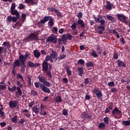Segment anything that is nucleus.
<instances>
[{
	"label": "nucleus",
	"instance_id": "6e6d98bb",
	"mask_svg": "<svg viewBox=\"0 0 130 130\" xmlns=\"http://www.w3.org/2000/svg\"><path fill=\"white\" fill-rule=\"evenodd\" d=\"M108 108L110 110H112V109H113V103H110V106H108Z\"/></svg>",
	"mask_w": 130,
	"mask_h": 130
},
{
	"label": "nucleus",
	"instance_id": "dca6fc26",
	"mask_svg": "<svg viewBox=\"0 0 130 130\" xmlns=\"http://www.w3.org/2000/svg\"><path fill=\"white\" fill-rule=\"evenodd\" d=\"M18 103H19L17 101H11L10 102H9V106L11 108V109H13V108L17 107Z\"/></svg>",
	"mask_w": 130,
	"mask_h": 130
},
{
	"label": "nucleus",
	"instance_id": "09e8293b",
	"mask_svg": "<svg viewBox=\"0 0 130 130\" xmlns=\"http://www.w3.org/2000/svg\"><path fill=\"white\" fill-rule=\"evenodd\" d=\"M43 85H44L46 87H50V86H51V83L46 80Z\"/></svg>",
	"mask_w": 130,
	"mask_h": 130
},
{
	"label": "nucleus",
	"instance_id": "4c0bfd02",
	"mask_svg": "<svg viewBox=\"0 0 130 130\" xmlns=\"http://www.w3.org/2000/svg\"><path fill=\"white\" fill-rule=\"evenodd\" d=\"M23 23L21 19H19L18 21H17L15 25H17L18 27H22V25H23Z\"/></svg>",
	"mask_w": 130,
	"mask_h": 130
},
{
	"label": "nucleus",
	"instance_id": "a211bd4d",
	"mask_svg": "<svg viewBox=\"0 0 130 130\" xmlns=\"http://www.w3.org/2000/svg\"><path fill=\"white\" fill-rule=\"evenodd\" d=\"M24 4H28L30 6H33L34 5H37L38 2L33 0H24Z\"/></svg>",
	"mask_w": 130,
	"mask_h": 130
},
{
	"label": "nucleus",
	"instance_id": "72a5a7b5",
	"mask_svg": "<svg viewBox=\"0 0 130 130\" xmlns=\"http://www.w3.org/2000/svg\"><path fill=\"white\" fill-rule=\"evenodd\" d=\"M16 89L17 90V91H16L15 93L16 94H18L19 96H22V90H21V88L20 87H16Z\"/></svg>",
	"mask_w": 130,
	"mask_h": 130
},
{
	"label": "nucleus",
	"instance_id": "bb28decb",
	"mask_svg": "<svg viewBox=\"0 0 130 130\" xmlns=\"http://www.w3.org/2000/svg\"><path fill=\"white\" fill-rule=\"evenodd\" d=\"M38 78L39 81L41 82V83H42L43 84L44 83L45 81H47V79H46V78H45L44 76L41 77L40 76H39Z\"/></svg>",
	"mask_w": 130,
	"mask_h": 130
},
{
	"label": "nucleus",
	"instance_id": "2f4dec72",
	"mask_svg": "<svg viewBox=\"0 0 130 130\" xmlns=\"http://www.w3.org/2000/svg\"><path fill=\"white\" fill-rule=\"evenodd\" d=\"M105 123L104 122H101L99 123V128H100V129H104V128H105Z\"/></svg>",
	"mask_w": 130,
	"mask_h": 130
},
{
	"label": "nucleus",
	"instance_id": "7c9ffc66",
	"mask_svg": "<svg viewBox=\"0 0 130 130\" xmlns=\"http://www.w3.org/2000/svg\"><path fill=\"white\" fill-rule=\"evenodd\" d=\"M0 115L2 119H5L6 118V113L5 112L2 111V109H0Z\"/></svg>",
	"mask_w": 130,
	"mask_h": 130
},
{
	"label": "nucleus",
	"instance_id": "4be33fe9",
	"mask_svg": "<svg viewBox=\"0 0 130 130\" xmlns=\"http://www.w3.org/2000/svg\"><path fill=\"white\" fill-rule=\"evenodd\" d=\"M21 66L20 68V72L22 74H24L25 73V69H26V64H25V62L21 61Z\"/></svg>",
	"mask_w": 130,
	"mask_h": 130
},
{
	"label": "nucleus",
	"instance_id": "774afa93",
	"mask_svg": "<svg viewBox=\"0 0 130 130\" xmlns=\"http://www.w3.org/2000/svg\"><path fill=\"white\" fill-rule=\"evenodd\" d=\"M89 83V78H87L84 79V84H85V85H87V84H88Z\"/></svg>",
	"mask_w": 130,
	"mask_h": 130
},
{
	"label": "nucleus",
	"instance_id": "1a4fd4ad",
	"mask_svg": "<svg viewBox=\"0 0 130 130\" xmlns=\"http://www.w3.org/2000/svg\"><path fill=\"white\" fill-rule=\"evenodd\" d=\"M112 115H116L118 117V118H121L122 117V113L121 111L118 109V108L116 107L115 108L113 111H112Z\"/></svg>",
	"mask_w": 130,
	"mask_h": 130
},
{
	"label": "nucleus",
	"instance_id": "13d9d810",
	"mask_svg": "<svg viewBox=\"0 0 130 130\" xmlns=\"http://www.w3.org/2000/svg\"><path fill=\"white\" fill-rule=\"evenodd\" d=\"M68 110L64 109L62 111V114H63V115H64L65 116H67V115H68Z\"/></svg>",
	"mask_w": 130,
	"mask_h": 130
},
{
	"label": "nucleus",
	"instance_id": "37998d69",
	"mask_svg": "<svg viewBox=\"0 0 130 130\" xmlns=\"http://www.w3.org/2000/svg\"><path fill=\"white\" fill-rule=\"evenodd\" d=\"M93 18L95 23H100V18L96 17L95 15H93Z\"/></svg>",
	"mask_w": 130,
	"mask_h": 130
},
{
	"label": "nucleus",
	"instance_id": "b1692460",
	"mask_svg": "<svg viewBox=\"0 0 130 130\" xmlns=\"http://www.w3.org/2000/svg\"><path fill=\"white\" fill-rule=\"evenodd\" d=\"M107 19L113 23L116 22V18L110 15H107Z\"/></svg>",
	"mask_w": 130,
	"mask_h": 130
},
{
	"label": "nucleus",
	"instance_id": "3c124183",
	"mask_svg": "<svg viewBox=\"0 0 130 130\" xmlns=\"http://www.w3.org/2000/svg\"><path fill=\"white\" fill-rule=\"evenodd\" d=\"M51 58H52V57H51V56L50 55H47L46 56V58H45V60L44 61H46L47 62V61H49V60L50 59H51Z\"/></svg>",
	"mask_w": 130,
	"mask_h": 130
},
{
	"label": "nucleus",
	"instance_id": "e433bc0d",
	"mask_svg": "<svg viewBox=\"0 0 130 130\" xmlns=\"http://www.w3.org/2000/svg\"><path fill=\"white\" fill-rule=\"evenodd\" d=\"M96 50L98 51V54H101V53H102V49H101V47H100V45L97 46Z\"/></svg>",
	"mask_w": 130,
	"mask_h": 130
},
{
	"label": "nucleus",
	"instance_id": "f3484780",
	"mask_svg": "<svg viewBox=\"0 0 130 130\" xmlns=\"http://www.w3.org/2000/svg\"><path fill=\"white\" fill-rule=\"evenodd\" d=\"M21 64H21V60H20V59H15L13 64V67H14V69H16L17 67H21Z\"/></svg>",
	"mask_w": 130,
	"mask_h": 130
},
{
	"label": "nucleus",
	"instance_id": "0eeeda50",
	"mask_svg": "<svg viewBox=\"0 0 130 130\" xmlns=\"http://www.w3.org/2000/svg\"><path fill=\"white\" fill-rule=\"evenodd\" d=\"M117 20L124 24H128V18L123 14H117Z\"/></svg>",
	"mask_w": 130,
	"mask_h": 130
},
{
	"label": "nucleus",
	"instance_id": "c9c22d12",
	"mask_svg": "<svg viewBox=\"0 0 130 130\" xmlns=\"http://www.w3.org/2000/svg\"><path fill=\"white\" fill-rule=\"evenodd\" d=\"M86 66L87 68H94V63L90 61L88 62V63H86Z\"/></svg>",
	"mask_w": 130,
	"mask_h": 130
},
{
	"label": "nucleus",
	"instance_id": "f704fd0d",
	"mask_svg": "<svg viewBox=\"0 0 130 130\" xmlns=\"http://www.w3.org/2000/svg\"><path fill=\"white\" fill-rule=\"evenodd\" d=\"M123 125H125V126H127L130 125V120L127 121H122Z\"/></svg>",
	"mask_w": 130,
	"mask_h": 130
},
{
	"label": "nucleus",
	"instance_id": "ddd939ff",
	"mask_svg": "<svg viewBox=\"0 0 130 130\" xmlns=\"http://www.w3.org/2000/svg\"><path fill=\"white\" fill-rule=\"evenodd\" d=\"M81 117L83 119V120H91L92 118V115H90L88 113H86V112H84L81 113Z\"/></svg>",
	"mask_w": 130,
	"mask_h": 130
},
{
	"label": "nucleus",
	"instance_id": "473e14b6",
	"mask_svg": "<svg viewBox=\"0 0 130 130\" xmlns=\"http://www.w3.org/2000/svg\"><path fill=\"white\" fill-rule=\"evenodd\" d=\"M8 90L9 91H10V92H12V93H14L15 91L17 90V86H14L12 87V88H11L10 87H8Z\"/></svg>",
	"mask_w": 130,
	"mask_h": 130
},
{
	"label": "nucleus",
	"instance_id": "49530a36",
	"mask_svg": "<svg viewBox=\"0 0 130 130\" xmlns=\"http://www.w3.org/2000/svg\"><path fill=\"white\" fill-rule=\"evenodd\" d=\"M26 17H27V15H26V14L25 13L22 14L21 18H22V23H24V22H25V20H26Z\"/></svg>",
	"mask_w": 130,
	"mask_h": 130
},
{
	"label": "nucleus",
	"instance_id": "5701e85b",
	"mask_svg": "<svg viewBox=\"0 0 130 130\" xmlns=\"http://www.w3.org/2000/svg\"><path fill=\"white\" fill-rule=\"evenodd\" d=\"M34 55L36 58H38L39 57H40V56L41 55V53H40V52L38 50H35L34 51Z\"/></svg>",
	"mask_w": 130,
	"mask_h": 130
},
{
	"label": "nucleus",
	"instance_id": "79ce46f5",
	"mask_svg": "<svg viewBox=\"0 0 130 130\" xmlns=\"http://www.w3.org/2000/svg\"><path fill=\"white\" fill-rule=\"evenodd\" d=\"M77 22H74V23L71 25V28L73 31H75L77 29Z\"/></svg>",
	"mask_w": 130,
	"mask_h": 130
},
{
	"label": "nucleus",
	"instance_id": "680f3d73",
	"mask_svg": "<svg viewBox=\"0 0 130 130\" xmlns=\"http://www.w3.org/2000/svg\"><path fill=\"white\" fill-rule=\"evenodd\" d=\"M12 65V64L11 63V62H5L3 64V67H5L6 66H9V67L11 66Z\"/></svg>",
	"mask_w": 130,
	"mask_h": 130
},
{
	"label": "nucleus",
	"instance_id": "338daca9",
	"mask_svg": "<svg viewBox=\"0 0 130 130\" xmlns=\"http://www.w3.org/2000/svg\"><path fill=\"white\" fill-rule=\"evenodd\" d=\"M17 86H19L20 88H22V87H23V85L22 84V83H21L20 81H17Z\"/></svg>",
	"mask_w": 130,
	"mask_h": 130
},
{
	"label": "nucleus",
	"instance_id": "864d4df0",
	"mask_svg": "<svg viewBox=\"0 0 130 130\" xmlns=\"http://www.w3.org/2000/svg\"><path fill=\"white\" fill-rule=\"evenodd\" d=\"M31 95H33L34 96H37V95H38V94L37 93V91H36L34 90H31Z\"/></svg>",
	"mask_w": 130,
	"mask_h": 130
},
{
	"label": "nucleus",
	"instance_id": "412c9836",
	"mask_svg": "<svg viewBox=\"0 0 130 130\" xmlns=\"http://www.w3.org/2000/svg\"><path fill=\"white\" fill-rule=\"evenodd\" d=\"M76 23L77 25L80 26L81 28H84L85 26V22L82 19H78Z\"/></svg>",
	"mask_w": 130,
	"mask_h": 130
},
{
	"label": "nucleus",
	"instance_id": "9d476101",
	"mask_svg": "<svg viewBox=\"0 0 130 130\" xmlns=\"http://www.w3.org/2000/svg\"><path fill=\"white\" fill-rule=\"evenodd\" d=\"M26 40L28 42L29 41H32V40H35V41H36V40H39V38L37 35H35L34 33H31L28 35Z\"/></svg>",
	"mask_w": 130,
	"mask_h": 130
},
{
	"label": "nucleus",
	"instance_id": "c03bdc74",
	"mask_svg": "<svg viewBox=\"0 0 130 130\" xmlns=\"http://www.w3.org/2000/svg\"><path fill=\"white\" fill-rule=\"evenodd\" d=\"M77 17L78 18V20H81L83 18V13L81 12L78 13Z\"/></svg>",
	"mask_w": 130,
	"mask_h": 130
},
{
	"label": "nucleus",
	"instance_id": "2eb2a0df",
	"mask_svg": "<svg viewBox=\"0 0 130 130\" xmlns=\"http://www.w3.org/2000/svg\"><path fill=\"white\" fill-rule=\"evenodd\" d=\"M105 8L106 10H108L109 11H111L112 9H115V6L113 4H111L110 1H107L106 5H105Z\"/></svg>",
	"mask_w": 130,
	"mask_h": 130
},
{
	"label": "nucleus",
	"instance_id": "c756f323",
	"mask_svg": "<svg viewBox=\"0 0 130 130\" xmlns=\"http://www.w3.org/2000/svg\"><path fill=\"white\" fill-rule=\"evenodd\" d=\"M55 102L57 103L58 102L59 103H60L62 101V99L61 98V96H57L55 99Z\"/></svg>",
	"mask_w": 130,
	"mask_h": 130
},
{
	"label": "nucleus",
	"instance_id": "39448f33",
	"mask_svg": "<svg viewBox=\"0 0 130 130\" xmlns=\"http://www.w3.org/2000/svg\"><path fill=\"white\" fill-rule=\"evenodd\" d=\"M72 38H73V36L71 35L70 34H63L62 35L60 39H58V44H61V41L64 44V42H67V40H72Z\"/></svg>",
	"mask_w": 130,
	"mask_h": 130
},
{
	"label": "nucleus",
	"instance_id": "bf43d9fd",
	"mask_svg": "<svg viewBox=\"0 0 130 130\" xmlns=\"http://www.w3.org/2000/svg\"><path fill=\"white\" fill-rule=\"evenodd\" d=\"M57 27L56 26L53 27V30L54 31V34H57V31H58Z\"/></svg>",
	"mask_w": 130,
	"mask_h": 130
},
{
	"label": "nucleus",
	"instance_id": "5fc2aeb1",
	"mask_svg": "<svg viewBox=\"0 0 130 130\" xmlns=\"http://www.w3.org/2000/svg\"><path fill=\"white\" fill-rule=\"evenodd\" d=\"M109 87H114V82L112 81L108 83Z\"/></svg>",
	"mask_w": 130,
	"mask_h": 130
},
{
	"label": "nucleus",
	"instance_id": "c85d7f7f",
	"mask_svg": "<svg viewBox=\"0 0 130 130\" xmlns=\"http://www.w3.org/2000/svg\"><path fill=\"white\" fill-rule=\"evenodd\" d=\"M32 110L35 113H38L40 110V108L37 107V106H34L32 108Z\"/></svg>",
	"mask_w": 130,
	"mask_h": 130
},
{
	"label": "nucleus",
	"instance_id": "6ab92c4d",
	"mask_svg": "<svg viewBox=\"0 0 130 130\" xmlns=\"http://www.w3.org/2000/svg\"><path fill=\"white\" fill-rule=\"evenodd\" d=\"M27 63L29 68H36L40 66V63H36L35 64H34V63H33V62L31 61H29L28 62H27Z\"/></svg>",
	"mask_w": 130,
	"mask_h": 130
},
{
	"label": "nucleus",
	"instance_id": "ea45409f",
	"mask_svg": "<svg viewBox=\"0 0 130 130\" xmlns=\"http://www.w3.org/2000/svg\"><path fill=\"white\" fill-rule=\"evenodd\" d=\"M91 55L93 57H98V54L96 52V51L94 50L93 49L92 50Z\"/></svg>",
	"mask_w": 130,
	"mask_h": 130
},
{
	"label": "nucleus",
	"instance_id": "20e7f679",
	"mask_svg": "<svg viewBox=\"0 0 130 130\" xmlns=\"http://www.w3.org/2000/svg\"><path fill=\"white\" fill-rule=\"evenodd\" d=\"M42 66V71H43L44 72H45L48 77L50 79H51V78H52V74H51V72H50V71H48V67H49L48 62H47V61H43Z\"/></svg>",
	"mask_w": 130,
	"mask_h": 130
},
{
	"label": "nucleus",
	"instance_id": "58836bf2",
	"mask_svg": "<svg viewBox=\"0 0 130 130\" xmlns=\"http://www.w3.org/2000/svg\"><path fill=\"white\" fill-rule=\"evenodd\" d=\"M11 121L13 122V123H16L18 121V116H15L13 118H11Z\"/></svg>",
	"mask_w": 130,
	"mask_h": 130
},
{
	"label": "nucleus",
	"instance_id": "603ef678",
	"mask_svg": "<svg viewBox=\"0 0 130 130\" xmlns=\"http://www.w3.org/2000/svg\"><path fill=\"white\" fill-rule=\"evenodd\" d=\"M18 8L19 10H24L25 9V5L23 4H20Z\"/></svg>",
	"mask_w": 130,
	"mask_h": 130
},
{
	"label": "nucleus",
	"instance_id": "423d86ee",
	"mask_svg": "<svg viewBox=\"0 0 130 130\" xmlns=\"http://www.w3.org/2000/svg\"><path fill=\"white\" fill-rule=\"evenodd\" d=\"M105 20L103 19L100 20V25L98 27L99 34H103V32L105 30Z\"/></svg>",
	"mask_w": 130,
	"mask_h": 130
},
{
	"label": "nucleus",
	"instance_id": "4468645a",
	"mask_svg": "<svg viewBox=\"0 0 130 130\" xmlns=\"http://www.w3.org/2000/svg\"><path fill=\"white\" fill-rule=\"evenodd\" d=\"M91 92L95 94L98 99L102 98V96H103V95L102 94V92L99 90V88L98 87L95 88L93 90L91 91Z\"/></svg>",
	"mask_w": 130,
	"mask_h": 130
},
{
	"label": "nucleus",
	"instance_id": "052dcab7",
	"mask_svg": "<svg viewBox=\"0 0 130 130\" xmlns=\"http://www.w3.org/2000/svg\"><path fill=\"white\" fill-rule=\"evenodd\" d=\"M27 79H28V86H31V77H27Z\"/></svg>",
	"mask_w": 130,
	"mask_h": 130
},
{
	"label": "nucleus",
	"instance_id": "e2e57ef3",
	"mask_svg": "<svg viewBox=\"0 0 130 130\" xmlns=\"http://www.w3.org/2000/svg\"><path fill=\"white\" fill-rule=\"evenodd\" d=\"M111 93H115V92H117V88H113L111 89Z\"/></svg>",
	"mask_w": 130,
	"mask_h": 130
},
{
	"label": "nucleus",
	"instance_id": "f257e3e1",
	"mask_svg": "<svg viewBox=\"0 0 130 130\" xmlns=\"http://www.w3.org/2000/svg\"><path fill=\"white\" fill-rule=\"evenodd\" d=\"M11 14L13 16H16L12 17L11 15H9L7 18V21H8L9 23H11L12 21L13 23H17V21L20 19V13L19 11L17 10H12L11 11Z\"/></svg>",
	"mask_w": 130,
	"mask_h": 130
},
{
	"label": "nucleus",
	"instance_id": "8fccbe9b",
	"mask_svg": "<svg viewBox=\"0 0 130 130\" xmlns=\"http://www.w3.org/2000/svg\"><path fill=\"white\" fill-rule=\"evenodd\" d=\"M16 9V3H12L11 5L10 11H14Z\"/></svg>",
	"mask_w": 130,
	"mask_h": 130
},
{
	"label": "nucleus",
	"instance_id": "cd10ccee",
	"mask_svg": "<svg viewBox=\"0 0 130 130\" xmlns=\"http://www.w3.org/2000/svg\"><path fill=\"white\" fill-rule=\"evenodd\" d=\"M64 70H66V73L68 75V76L72 75V71L71 70L69 66H66L64 67Z\"/></svg>",
	"mask_w": 130,
	"mask_h": 130
},
{
	"label": "nucleus",
	"instance_id": "9b49d317",
	"mask_svg": "<svg viewBox=\"0 0 130 130\" xmlns=\"http://www.w3.org/2000/svg\"><path fill=\"white\" fill-rule=\"evenodd\" d=\"M30 54H30V53L26 52L24 56V55H20L19 56V59L20 60V61L25 62L27 58H30Z\"/></svg>",
	"mask_w": 130,
	"mask_h": 130
},
{
	"label": "nucleus",
	"instance_id": "393cba45",
	"mask_svg": "<svg viewBox=\"0 0 130 130\" xmlns=\"http://www.w3.org/2000/svg\"><path fill=\"white\" fill-rule=\"evenodd\" d=\"M77 71L78 72V76L80 77H82L83 76V73L84 71V68L83 67H79L77 69Z\"/></svg>",
	"mask_w": 130,
	"mask_h": 130
},
{
	"label": "nucleus",
	"instance_id": "7ed1b4c3",
	"mask_svg": "<svg viewBox=\"0 0 130 130\" xmlns=\"http://www.w3.org/2000/svg\"><path fill=\"white\" fill-rule=\"evenodd\" d=\"M34 84L36 88L39 89L40 87V89L42 90V91H43V92H44V93H47V94H50V93H51L50 89L44 85V84H41L40 82H35Z\"/></svg>",
	"mask_w": 130,
	"mask_h": 130
},
{
	"label": "nucleus",
	"instance_id": "de8ad7c7",
	"mask_svg": "<svg viewBox=\"0 0 130 130\" xmlns=\"http://www.w3.org/2000/svg\"><path fill=\"white\" fill-rule=\"evenodd\" d=\"M66 57H67V55L63 54L62 55H60L59 57H58V59L61 60L62 59H64Z\"/></svg>",
	"mask_w": 130,
	"mask_h": 130
},
{
	"label": "nucleus",
	"instance_id": "a878e982",
	"mask_svg": "<svg viewBox=\"0 0 130 130\" xmlns=\"http://www.w3.org/2000/svg\"><path fill=\"white\" fill-rule=\"evenodd\" d=\"M50 55L51 56L52 58H55V57H57L58 56L57 53L54 50L51 51V53L50 54Z\"/></svg>",
	"mask_w": 130,
	"mask_h": 130
},
{
	"label": "nucleus",
	"instance_id": "69168bd1",
	"mask_svg": "<svg viewBox=\"0 0 130 130\" xmlns=\"http://www.w3.org/2000/svg\"><path fill=\"white\" fill-rule=\"evenodd\" d=\"M17 78H18L19 79H21L22 81H24V78H23V77L20 74H17Z\"/></svg>",
	"mask_w": 130,
	"mask_h": 130
},
{
	"label": "nucleus",
	"instance_id": "f03ea898",
	"mask_svg": "<svg viewBox=\"0 0 130 130\" xmlns=\"http://www.w3.org/2000/svg\"><path fill=\"white\" fill-rule=\"evenodd\" d=\"M48 21V26H49V27H52V26L54 25V22H53V18H52V17L51 16H45L43 19L38 22V24L39 26H41L42 24H45V23Z\"/></svg>",
	"mask_w": 130,
	"mask_h": 130
},
{
	"label": "nucleus",
	"instance_id": "a19ab883",
	"mask_svg": "<svg viewBox=\"0 0 130 130\" xmlns=\"http://www.w3.org/2000/svg\"><path fill=\"white\" fill-rule=\"evenodd\" d=\"M78 64H81V66H83V64H85V60H83L82 59H80L78 62Z\"/></svg>",
	"mask_w": 130,
	"mask_h": 130
},
{
	"label": "nucleus",
	"instance_id": "a18cd8bd",
	"mask_svg": "<svg viewBox=\"0 0 130 130\" xmlns=\"http://www.w3.org/2000/svg\"><path fill=\"white\" fill-rule=\"evenodd\" d=\"M104 122L106 123V124H109V118L108 117H106L104 118Z\"/></svg>",
	"mask_w": 130,
	"mask_h": 130
},
{
	"label": "nucleus",
	"instance_id": "4d7b16f0",
	"mask_svg": "<svg viewBox=\"0 0 130 130\" xmlns=\"http://www.w3.org/2000/svg\"><path fill=\"white\" fill-rule=\"evenodd\" d=\"M6 89H7L6 85H0V92L2 90H5Z\"/></svg>",
	"mask_w": 130,
	"mask_h": 130
},
{
	"label": "nucleus",
	"instance_id": "aec40b11",
	"mask_svg": "<svg viewBox=\"0 0 130 130\" xmlns=\"http://www.w3.org/2000/svg\"><path fill=\"white\" fill-rule=\"evenodd\" d=\"M117 63L118 65V67H119V68H120L121 67H123V68H125V67H126V64H125V63H124V62H123V61H122L120 59L117 60Z\"/></svg>",
	"mask_w": 130,
	"mask_h": 130
},
{
	"label": "nucleus",
	"instance_id": "0e129e2a",
	"mask_svg": "<svg viewBox=\"0 0 130 130\" xmlns=\"http://www.w3.org/2000/svg\"><path fill=\"white\" fill-rule=\"evenodd\" d=\"M113 58H114V59H117V58H118V54L117 53H114Z\"/></svg>",
	"mask_w": 130,
	"mask_h": 130
},
{
	"label": "nucleus",
	"instance_id": "6e6552de",
	"mask_svg": "<svg viewBox=\"0 0 130 130\" xmlns=\"http://www.w3.org/2000/svg\"><path fill=\"white\" fill-rule=\"evenodd\" d=\"M47 10H48V11L51 12H54V13L56 14L57 17V18H59V19H61V18H62V14H61V13H60V11H59V10H58V9H55V8H48Z\"/></svg>",
	"mask_w": 130,
	"mask_h": 130
},
{
	"label": "nucleus",
	"instance_id": "f8f14e48",
	"mask_svg": "<svg viewBox=\"0 0 130 130\" xmlns=\"http://www.w3.org/2000/svg\"><path fill=\"white\" fill-rule=\"evenodd\" d=\"M46 42H50V43L53 42L54 44H56V43H57V37L54 35H52L48 37V39L46 40Z\"/></svg>",
	"mask_w": 130,
	"mask_h": 130
}]
</instances>
